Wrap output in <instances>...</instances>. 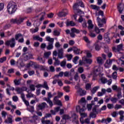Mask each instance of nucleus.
Instances as JSON below:
<instances>
[{
  "label": "nucleus",
  "mask_w": 124,
  "mask_h": 124,
  "mask_svg": "<svg viewBox=\"0 0 124 124\" xmlns=\"http://www.w3.org/2000/svg\"><path fill=\"white\" fill-rule=\"evenodd\" d=\"M17 10V4L13 1H11L8 3L7 5V11L9 14L12 15L16 12Z\"/></svg>",
  "instance_id": "nucleus-1"
},
{
  "label": "nucleus",
  "mask_w": 124,
  "mask_h": 124,
  "mask_svg": "<svg viewBox=\"0 0 124 124\" xmlns=\"http://www.w3.org/2000/svg\"><path fill=\"white\" fill-rule=\"evenodd\" d=\"M78 6H80V7H82V8L85 7L84 3H83L82 1H79L77 3H75L73 7L74 10H76L78 13H80V14H84V12L82 11L80 9H77Z\"/></svg>",
  "instance_id": "nucleus-2"
},
{
  "label": "nucleus",
  "mask_w": 124,
  "mask_h": 124,
  "mask_svg": "<svg viewBox=\"0 0 124 124\" xmlns=\"http://www.w3.org/2000/svg\"><path fill=\"white\" fill-rule=\"evenodd\" d=\"M46 41H48V46H46L47 50H52L54 48V39L51 38L50 36H46Z\"/></svg>",
  "instance_id": "nucleus-3"
},
{
  "label": "nucleus",
  "mask_w": 124,
  "mask_h": 124,
  "mask_svg": "<svg viewBox=\"0 0 124 124\" xmlns=\"http://www.w3.org/2000/svg\"><path fill=\"white\" fill-rule=\"evenodd\" d=\"M25 19L24 18L19 17V18H12L10 20L11 24H16V25H20L24 22Z\"/></svg>",
  "instance_id": "nucleus-4"
},
{
  "label": "nucleus",
  "mask_w": 124,
  "mask_h": 124,
  "mask_svg": "<svg viewBox=\"0 0 124 124\" xmlns=\"http://www.w3.org/2000/svg\"><path fill=\"white\" fill-rule=\"evenodd\" d=\"M5 45H7V46H10L11 48H14L15 45H16L15 38H12L10 40L7 41L5 43Z\"/></svg>",
  "instance_id": "nucleus-5"
},
{
  "label": "nucleus",
  "mask_w": 124,
  "mask_h": 124,
  "mask_svg": "<svg viewBox=\"0 0 124 124\" xmlns=\"http://www.w3.org/2000/svg\"><path fill=\"white\" fill-rule=\"evenodd\" d=\"M67 14H68V10H67L66 9H65L62 10L61 12H60L58 14V16L60 17H65Z\"/></svg>",
  "instance_id": "nucleus-6"
},
{
  "label": "nucleus",
  "mask_w": 124,
  "mask_h": 124,
  "mask_svg": "<svg viewBox=\"0 0 124 124\" xmlns=\"http://www.w3.org/2000/svg\"><path fill=\"white\" fill-rule=\"evenodd\" d=\"M124 47V45L123 44H120L118 45L117 47L114 46L112 47V50L114 52H120V51H122L123 50V48Z\"/></svg>",
  "instance_id": "nucleus-7"
},
{
  "label": "nucleus",
  "mask_w": 124,
  "mask_h": 124,
  "mask_svg": "<svg viewBox=\"0 0 124 124\" xmlns=\"http://www.w3.org/2000/svg\"><path fill=\"white\" fill-rule=\"evenodd\" d=\"M58 57L59 59H63L64 57L63 54V49L62 48L58 49Z\"/></svg>",
  "instance_id": "nucleus-8"
},
{
  "label": "nucleus",
  "mask_w": 124,
  "mask_h": 124,
  "mask_svg": "<svg viewBox=\"0 0 124 124\" xmlns=\"http://www.w3.org/2000/svg\"><path fill=\"white\" fill-rule=\"evenodd\" d=\"M58 97L55 96L54 99V103L55 105H59V106H62V101L58 99Z\"/></svg>",
  "instance_id": "nucleus-9"
},
{
  "label": "nucleus",
  "mask_w": 124,
  "mask_h": 124,
  "mask_svg": "<svg viewBox=\"0 0 124 124\" xmlns=\"http://www.w3.org/2000/svg\"><path fill=\"white\" fill-rule=\"evenodd\" d=\"M86 98L85 97H82L78 101V104L82 106V107H86Z\"/></svg>",
  "instance_id": "nucleus-10"
},
{
  "label": "nucleus",
  "mask_w": 124,
  "mask_h": 124,
  "mask_svg": "<svg viewBox=\"0 0 124 124\" xmlns=\"http://www.w3.org/2000/svg\"><path fill=\"white\" fill-rule=\"evenodd\" d=\"M113 62V61L111 59H109L108 60H107L105 64V66L106 68H109L111 66V64H112Z\"/></svg>",
  "instance_id": "nucleus-11"
},
{
  "label": "nucleus",
  "mask_w": 124,
  "mask_h": 124,
  "mask_svg": "<svg viewBox=\"0 0 124 124\" xmlns=\"http://www.w3.org/2000/svg\"><path fill=\"white\" fill-rule=\"evenodd\" d=\"M13 117L12 115H10V116H8L7 119L5 120L4 123H5V124H12V123H13Z\"/></svg>",
  "instance_id": "nucleus-12"
},
{
  "label": "nucleus",
  "mask_w": 124,
  "mask_h": 124,
  "mask_svg": "<svg viewBox=\"0 0 124 124\" xmlns=\"http://www.w3.org/2000/svg\"><path fill=\"white\" fill-rule=\"evenodd\" d=\"M77 111H79V114L81 113H83L84 111H85V107H83L82 106H78L76 107Z\"/></svg>",
  "instance_id": "nucleus-13"
},
{
  "label": "nucleus",
  "mask_w": 124,
  "mask_h": 124,
  "mask_svg": "<svg viewBox=\"0 0 124 124\" xmlns=\"http://www.w3.org/2000/svg\"><path fill=\"white\" fill-rule=\"evenodd\" d=\"M88 29L89 30H93V21L92 20L89 19L88 21Z\"/></svg>",
  "instance_id": "nucleus-14"
},
{
  "label": "nucleus",
  "mask_w": 124,
  "mask_h": 124,
  "mask_svg": "<svg viewBox=\"0 0 124 124\" xmlns=\"http://www.w3.org/2000/svg\"><path fill=\"white\" fill-rule=\"evenodd\" d=\"M41 123L43 124H53V122H51L50 120H45V118L41 119Z\"/></svg>",
  "instance_id": "nucleus-15"
},
{
  "label": "nucleus",
  "mask_w": 124,
  "mask_h": 124,
  "mask_svg": "<svg viewBox=\"0 0 124 124\" xmlns=\"http://www.w3.org/2000/svg\"><path fill=\"white\" fill-rule=\"evenodd\" d=\"M46 106H47V104L45 102H44L41 104L38 105V107L40 110H42V109H44Z\"/></svg>",
  "instance_id": "nucleus-16"
},
{
  "label": "nucleus",
  "mask_w": 124,
  "mask_h": 124,
  "mask_svg": "<svg viewBox=\"0 0 124 124\" xmlns=\"http://www.w3.org/2000/svg\"><path fill=\"white\" fill-rule=\"evenodd\" d=\"M119 114L120 116V120L121 122H123V121H124V110H120L119 112Z\"/></svg>",
  "instance_id": "nucleus-17"
},
{
  "label": "nucleus",
  "mask_w": 124,
  "mask_h": 124,
  "mask_svg": "<svg viewBox=\"0 0 124 124\" xmlns=\"http://www.w3.org/2000/svg\"><path fill=\"white\" fill-rule=\"evenodd\" d=\"M66 24L67 27H74V26H76V24H75V23H74L73 21H67V22H66Z\"/></svg>",
  "instance_id": "nucleus-18"
},
{
  "label": "nucleus",
  "mask_w": 124,
  "mask_h": 124,
  "mask_svg": "<svg viewBox=\"0 0 124 124\" xmlns=\"http://www.w3.org/2000/svg\"><path fill=\"white\" fill-rule=\"evenodd\" d=\"M104 39L105 41L107 42V43H109L110 42V38H109V33H106L104 35Z\"/></svg>",
  "instance_id": "nucleus-19"
},
{
  "label": "nucleus",
  "mask_w": 124,
  "mask_h": 124,
  "mask_svg": "<svg viewBox=\"0 0 124 124\" xmlns=\"http://www.w3.org/2000/svg\"><path fill=\"white\" fill-rule=\"evenodd\" d=\"M122 5V3L119 4V5L117 6V8L118 9V11L120 14L123 13V11H124V7H121Z\"/></svg>",
  "instance_id": "nucleus-20"
},
{
  "label": "nucleus",
  "mask_w": 124,
  "mask_h": 124,
  "mask_svg": "<svg viewBox=\"0 0 124 124\" xmlns=\"http://www.w3.org/2000/svg\"><path fill=\"white\" fill-rule=\"evenodd\" d=\"M97 22L98 23L99 28H102L104 26L103 24L100 23V22H101V19H100L99 17H97Z\"/></svg>",
  "instance_id": "nucleus-21"
},
{
  "label": "nucleus",
  "mask_w": 124,
  "mask_h": 124,
  "mask_svg": "<svg viewBox=\"0 0 124 124\" xmlns=\"http://www.w3.org/2000/svg\"><path fill=\"white\" fill-rule=\"evenodd\" d=\"M33 39H34V40H37L38 41H40V42H42V41H43V38L40 37L38 35H36L33 37Z\"/></svg>",
  "instance_id": "nucleus-22"
},
{
  "label": "nucleus",
  "mask_w": 124,
  "mask_h": 124,
  "mask_svg": "<svg viewBox=\"0 0 124 124\" xmlns=\"http://www.w3.org/2000/svg\"><path fill=\"white\" fill-rule=\"evenodd\" d=\"M91 7L92 9H93L94 10H97V11H98V10H99V9H100V8L97 6L96 5H93V4H92L91 5Z\"/></svg>",
  "instance_id": "nucleus-23"
},
{
  "label": "nucleus",
  "mask_w": 124,
  "mask_h": 124,
  "mask_svg": "<svg viewBox=\"0 0 124 124\" xmlns=\"http://www.w3.org/2000/svg\"><path fill=\"white\" fill-rule=\"evenodd\" d=\"M73 51L76 55H79L80 54V49L77 47H74Z\"/></svg>",
  "instance_id": "nucleus-24"
},
{
  "label": "nucleus",
  "mask_w": 124,
  "mask_h": 124,
  "mask_svg": "<svg viewBox=\"0 0 124 124\" xmlns=\"http://www.w3.org/2000/svg\"><path fill=\"white\" fill-rule=\"evenodd\" d=\"M16 92H17V93L21 94L23 93V88H20V87H16L15 89Z\"/></svg>",
  "instance_id": "nucleus-25"
},
{
  "label": "nucleus",
  "mask_w": 124,
  "mask_h": 124,
  "mask_svg": "<svg viewBox=\"0 0 124 124\" xmlns=\"http://www.w3.org/2000/svg\"><path fill=\"white\" fill-rule=\"evenodd\" d=\"M112 89L113 91H117V92H120V91H121V88L118 87V86H117V85H114L112 86Z\"/></svg>",
  "instance_id": "nucleus-26"
},
{
  "label": "nucleus",
  "mask_w": 124,
  "mask_h": 124,
  "mask_svg": "<svg viewBox=\"0 0 124 124\" xmlns=\"http://www.w3.org/2000/svg\"><path fill=\"white\" fill-rule=\"evenodd\" d=\"M71 31L72 32H74V33H80V31L78 29H76L75 28H72Z\"/></svg>",
  "instance_id": "nucleus-27"
},
{
  "label": "nucleus",
  "mask_w": 124,
  "mask_h": 124,
  "mask_svg": "<svg viewBox=\"0 0 124 124\" xmlns=\"http://www.w3.org/2000/svg\"><path fill=\"white\" fill-rule=\"evenodd\" d=\"M99 89V86H95L94 87L91 91V93L93 94L95 93V92Z\"/></svg>",
  "instance_id": "nucleus-28"
},
{
  "label": "nucleus",
  "mask_w": 124,
  "mask_h": 124,
  "mask_svg": "<svg viewBox=\"0 0 124 124\" xmlns=\"http://www.w3.org/2000/svg\"><path fill=\"white\" fill-rule=\"evenodd\" d=\"M42 87L44 88V89L49 90V87H48V83L47 81H44V84L42 85Z\"/></svg>",
  "instance_id": "nucleus-29"
},
{
  "label": "nucleus",
  "mask_w": 124,
  "mask_h": 124,
  "mask_svg": "<svg viewBox=\"0 0 124 124\" xmlns=\"http://www.w3.org/2000/svg\"><path fill=\"white\" fill-rule=\"evenodd\" d=\"M75 88L76 90H77V93H78L79 94L83 90V89H82V88H80V86H79L76 85Z\"/></svg>",
  "instance_id": "nucleus-30"
},
{
  "label": "nucleus",
  "mask_w": 124,
  "mask_h": 124,
  "mask_svg": "<svg viewBox=\"0 0 124 124\" xmlns=\"http://www.w3.org/2000/svg\"><path fill=\"white\" fill-rule=\"evenodd\" d=\"M85 62L86 63H88V64H92V63H93V60L91 59L86 58Z\"/></svg>",
  "instance_id": "nucleus-31"
},
{
  "label": "nucleus",
  "mask_w": 124,
  "mask_h": 124,
  "mask_svg": "<svg viewBox=\"0 0 124 124\" xmlns=\"http://www.w3.org/2000/svg\"><path fill=\"white\" fill-rule=\"evenodd\" d=\"M27 110L29 111V112H31V113H33V112H34V107L33 106H30L28 108Z\"/></svg>",
  "instance_id": "nucleus-32"
},
{
  "label": "nucleus",
  "mask_w": 124,
  "mask_h": 124,
  "mask_svg": "<svg viewBox=\"0 0 124 124\" xmlns=\"http://www.w3.org/2000/svg\"><path fill=\"white\" fill-rule=\"evenodd\" d=\"M14 83H15V85H16V86H19V85L21 84V80L15 79L14 81Z\"/></svg>",
  "instance_id": "nucleus-33"
},
{
  "label": "nucleus",
  "mask_w": 124,
  "mask_h": 124,
  "mask_svg": "<svg viewBox=\"0 0 124 124\" xmlns=\"http://www.w3.org/2000/svg\"><path fill=\"white\" fill-rule=\"evenodd\" d=\"M53 60H55V62H54V65H60V61L57 59L56 57H53Z\"/></svg>",
  "instance_id": "nucleus-34"
},
{
  "label": "nucleus",
  "mask_w": 124,
  "mask_h": 124,
  "mask_svg": "<svg viewBox=\"0 0 124 124\" xmlns=\"http://www.w3.org/2000/svg\"><path fill=\"white\" fill-rule=\"evenodd\" d=\"M100 81L102 84H106L107 82V78L102 77L100 78Z\"/></svg>",
  "instance_id": "nucleus-35"
},
{
  "label": "nucleus",
  "mask_w": 124,
  "mask_h": 124,
  "mask_svg": "<svg viewBox=\"0 0 124 124\" xmlns=\"http://www.w3.org/2000/svg\"><path fill=\"white\" fill-rule=\"evenodd\" d=\"M10 28H11V24L9 23V24H6L4 26L3 30H8V29H10Z\"/></svg>",
  "instance_id": "nucleus-36"
},
{
  "label": "nucleus",
  "mask_w": 124,
  "mask_h": 124,
  "mask_svg": "<svg viewBox=\"0 0 124 124\" xmlns=\"http://www.w3.org/2000/svg\"><path fill=\"white\" fill-rule=\"evenodd\" d=\"M60 34H61V33L60 32V31H59L54 30L53 31V35H54V36H59Z\"/></svg>",
  "instance_id": "nucleus-37"
},
{
  "label": "nucleus",
  "mask_w": 124,
  "mask_h": 124,
  "mask_svg": "<svg viewBox=\"0 0 124 124\" xmlns=\"http://www.w3.org/2000/svg\"><path fill=\"white\" fill-rule=\"evenodd\" d=\"M117 75H118V74L117 72L115 71L112 73L111 76L113 79H114V80H116V79H117Z\"/></svg>",
  "instance_id": "nucleus-38"
},
{
  "label": "nucleus",
  "mask_w": 124,
  "mask_h": 124,
  "mask_svg": "<svg viewBox=\"0 0 124 124\" xmlns=\"http://www.w3.org/2000/svg\"><path fill=\"white\" fill-rule=\"evenodd\" d=\"M50 55H51V51H48L47 52H45L44 53V56L46 58V59H48V58H49Z\"/></svg>",
  "instance_id": "nucleus-39"
},
{
  "label": "nucleus",
  "mask_w": 124,
  "mask_h": 124,
  "mask_svg": "<svg viewBox=\"0 0 124 124\" xmlns=\"http://www.w3.org/2000/svg\"><path fill=\"white\" fill-rule=\"evenodd\" d=\"M30 89L31 91H32V92H34V91H35V85H34V84H30Z\"/></svg>",
  "instance_id": "nucleus-40"
},
{
  "label": "nucleus",
  "mask_w": 124,
  "mask_h": 124,
  "mask_svg": "<svg viewBox=\"0 0 124 124\" xmlns=\"http://www.w3.org/2000/svg\"><path fill=\"white\" fill-rule=\"evenodd\" d=\"M110 101H112V103H117L118 98L116 97H110Z\"/></svg>",
  "instance_id": "nucleus-41"
},
{
  "label": "nucleus",
  "mask_w": 124,
  "mask_h": 124,
  "mask_svg": "<svg viewBox=\"0 0 124 124\" xmlns=\"http://www.w3.org/2000/svg\"><path fill=\"white\" fill-rule=\"evenodd\" d=\"M7 58L6 57H3L0 58V63H3V62H4L6 61Z\"/></svg>",
  "instance_id": "nucleus-42"
},
{
  "label": "nucleus",
  "mask_w": 124,
  "mask_h": 124,
  "mask_svg": "<svg viewBox=\"0 0 124 124\" xmlns=\"http://www.w3.org/2000/svg\"><path fill=\"white\" fill-rule=\"evenodd\" d=\"M78 60H79V57L76 56L74 58V59L73 60V62H74L75 64H76V63H77V62H78Z\"/></svg>",
  "instance_id": "nucleus-43"
},
{
  "label": "nucleus",
  "mask_w": 124,
  "mask_h": 124,
  "mask_svg": "<svg viewBox=\"0 0 124 124\" xmlns=\"http://www.w3.org/2000/svg\"><path fill=\"white\" fill-rule=\"evenodd\" d=\"M94 46H95V49L96 51H99V50H100V47L99 46V45L97 44V43H96L94 44Z\"/></svg>",
  "instance_id": "nucleus-44"
},
{
  "label": "nucleus",
  "mask_w": 124,
  "mask_h": 124,
  "mask_svg": "<svg viewBox=\"0 0 124 124\" xmlns=\"http://www.w3.org/2000/svg\"><path fill=\"white\" fill-rule=\"evenodd\" d=\"M23 36V35L21 33H18L17 34L15 35V38L16 40H18L19 39V38L22 37Z\"/></svg>",
  "instance_id": "nucleus-45"
},
{
  "label": "nucleus",
  "mask_w": 124,
  "mask_h": 124,
  "mask_svg": "<svg viewBox=\"0 0 124 124\" xmlns=\"http://www.w3.org/2000/svg\"><path fill=\"white\" fill-rule=\"evenodd\" d=\"M66 64V61L65 60H63L60 63V65L61 66H62V67H64Z\"/></svg>",
  "instance_id": "nucleus-46"
},
{
  "label": "nucleus",
  "mask_w": 124,
  "mask_h": 124,
  "mask_svg": "<svg viewBox=\"0 0 124 124\" xmlns=\"http://www.w3.org/2000/svg\"><path fill=\"white\" fill-rule=\"evenodd\" d=\"M37 60V61H39L41 63H45V60H43V58H42L38 57Z\"/></svg>",
  "instance_id": "nucleus-47"
},
{
  "label": "nucleus",
  "mask_w": 124,
  "mask_h": 124,
  "mask_svg": "<svg viewBox=\"0 0 124 124\" xmlns=\"http://www.w3.org/2000/svg\"><path fill=\"white\" fill-rule=\"evenodd\" d=\"M102 59L101 57H98L97 59V62L99 63V64H102Z\"/></svg>",
  "instance_id": "nucleus-48"
},
{
  "label": "nucleus",
  "mask_w": 124,
  "mask_h": 124,
  "mask_svg": "<svg viewBox=\"0 0 124 124\" xmlns=\"http://www.w3.org/2000/svg\"><path fill=\"white\" fill-rule=\"evenodd\" d=\"M39 28L38 27H36L35 29H31V31L32 32V33H35V32H37L39 31Z\"/></svg>",
  "instance_id": "nucleus-49"
},
{
  "label": "nucleus",
  "mask_w": 124,
  "mask_h": 124,
  "mask_svg": "<svg viewBox=\"0 0 124 124\" xmlns=\"http://www.w3.org/2000/svg\"><path fill=\"white\" fill-rule=\"evenodd\" d=\"M63 120H69L70 119V117L68 115H64L62 117Z\"/></svg>",
  "instance_id": "nucleus-50"
},
{
  "label": "nucleus",
  "mask_w": 124,
  "mask_h": 124,
  "mask_svg": "<svg viewBox=\"0 0 124 124\" xmlns=\"http://www.w3.org/2000/svg\"><path fill=\"white\" fill-rule=\"evenodd\" d=\"M94 31L96 32V33L98 34V33H99L100 32V30L98 28V27H95Z\"/></svg>",
  "instance_id": "nucleus-51"
},
{
  "label": "nucleus",
  "mask_w": 124,
  "mask_h": 124,
  "mask_svg": "<svg viewBox=\"0 0 124 124\" xmlns=\"http://www.w3.org/2000/svg\"><path fill=\"white\" fill-rule=\"evenodd\" d=\"M117 96L118 99L122 98V97H123V96L122 95V92L118 91Z\"/></svg>",
  "instance_id": "nucleus-52"
},
{
  "label": "nucleus",
  "mask_w": 124,
  "mask_h": 124,
  "mask_svg": "<svg viewBox=\"0 0 124 124\" xmlns=\"http://www.w3.org/2000/svg\"><path fill=\"white\" fill-rule=\"evenodd\" d=\"M1 115H2V117H3L4 119H5V118H6V115H7V113L4 111H2L1 112Z\"/></svg>",
  "instance_id": "nucleus-53"
},
{
  "label": "nucleus",
  "mask_w": 124,
  "mask_h": 124,
  "mask_svg": "<svg viewBox=\"0 0 124 124\" xmlns=\"http://www.w3.org/2000/svg\"><path fill=\"white\" fill-rule=\"evenodd\" d=\"M118 112H117V111H113L111 113V116L113 118H116V117H117V116H118Z\"/></svg>",
  "instance_id": "nucleus-54"
},
{
  "label": "nucleus",
  "mask_w": 124,
  "mask_h": 124,
  "mask_svg": "<svg viewBox=\"0 0 124 124\" xmlns=\"http://www.w3.org/2000/svg\"><path fill=\"white\" fill-rule=\"evenodd\" d=\"M57 83L58 86H60V87H62L63 86V83H62V81L61 80L58 79Z\"/></svg>",
  "instance_id": "nucleus-55"
},
{
  "label": "nucleus",
  "mask_w": 124,
  "mask_h": 124,
  "mask_svg": "<svg viewBox=\"0 0 124 124\" xmlns=\"http://www.w3.org/2000/svg\"><path fill=\"white\" fill-rule=\"evenodd\" d=\"M73 57V56H72V54H69V55H66V58H67L68 61H71Z\"/></svg>",
  "instance_id": "nucleus-56"
},
{
  "label": "nucleus",
  "mask_w": 124,
  "mask_h": 124,
  "mask_svg": "<svg viewBox=\"0 0 124 124\" xmlns=\"http://www.w3.org/2000/svg\"><path fill=\"white\" fill-rule=\"evenodd\" d=\"M51 117H52V114L51 113H46V116L42 118H45V119H47V118H51Z\"/></svg>",
  "instance_id": "nucleus-57"
},
{
  "label": "nucleus",
  "mask_w": 124,
  "mask_h": 124,
  "mask_svg": "<svg viewBox=\"0 0 124 124\" xmlns=\"http://www.w3.org/2000/svg\"><path fill=\"white\" fill-rule=\"evenodd\" d=\"M63 76V72H60L59 75H55V77H62Z\"/></svg>",
  "instance_id": "nucleus-58"
},
{
  "label": "nucleus",
  "mask_w": 124,
  "mask_h": 124,
  "mask_svg": "<svg viewBox=\"0 0 124 124\" xmlns=\"http://www.w3.org/2000/svg\"><path fill=\"white\" fill-rule=\"evenodd\" d=\"M78 71L79 72V73L80 74H82V73L84 72V68H83V67H79L78 69Z\"/></svg>",
  "instance_id": "nucleus-59"
},
{
  "label": "nucleus",
  "mask_w": 124,
  "mask_h": 124,
  "mask_svg": "<svg viewBox=\"0 0 124 124\" xmlns=\"http://www.w3.org/2000/svg\"><path fill=\"white\" fill-rule=\"evenodd\" d=\"M47 103H48L50 107H53V102L51 101V99H49V100H48V101L47 102Z\"/></svg>",
  "instance_id": "nucleus-60"
},
{
  "label": "nucleus",
  "mask_w": 124,
  "mask_h": 124,
  "mask_svg": "<svg viewBox=\"0 0 124 124\" xmlns=\"http://www.w3.org/2000/svg\"><path fill=\"white\" fill-rule=\"evenodd\" d=\"M57 55H58V52H57V50H54L53 52V59H54V58H56Z\"/></svg>",
  "instance_id": "nucleus-61"
},
{
  "label": "nucleus",
  "mask_w": 124,
  "mask_h": 124,
  "mask_svg": "<svg viewBox=\"0 0 124 124\" xmlns=\"http://www.w3.org/2000/svg\"><path fill=\"white\" fill-rule=\"evenodd\" d=\"M86 91L85 90H82L80 93H79L80 96H83V95H85L86 94Z\"/></svg>",
  "instance_id": "nucleus-62"
},
{
  "label": "nucleus",
  "mask_w": 124,
  "mask_h": 124,
  "mask_svg": "<svg viewBox=\"0 0 124 124\" xmlns=\"http://www.w3.org/2000/svg\"><path fill=\"white\" fill-rule=\"evenodd\" d=\"M84 40L86 42V43H90V40H89V38H88L86 36L83 37Z\"/></svg>",
  "instance_id": "nucleus-63"
},
{
  "label": "nucleus",
  "mask_w": 124,
  "mask_h": 124,
  "mask_svg": "<svg viewBox=\"0 0 124 124\" xmlns=\"http://www.w3.org/2000/svg\"><path fill=\"white\" fill-rule=\"evenodd\" d=\"M55 46L56 48H60L61 47V44H60V42H56L55 44Z\"/></svg>",
  "instance_id": "nucleus-64"
}]
</instances>
